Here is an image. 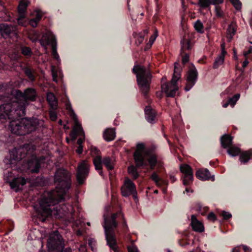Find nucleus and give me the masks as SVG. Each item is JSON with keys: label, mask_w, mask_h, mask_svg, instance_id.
<instances>
[{"label": "nucleus", "mask_w": 252, "mask_h": 252, "mask_svg": "<svg viewBox=\"0 0 252 252\" xmlns=\"http://www.w3.org/2000/svg\"><path fill=\"white\" fill-rule=\"evenodd\" d=\"M170 179L171 180L172 183H174L176 180V178H175V176L172 174L170 175Z\"/></svg>", "instance_id": "052dcab7"}, {"label": "nucleus", "mask_w": 252, "mask_h": 252, "mask_svg": "<svg viewBox=\"0 0 252 252\" xmlns=\"http://www.w3.org/2000/svg\"><path fill=\"white\" fill-rule=\"evenodd\" d=\"M55 189L51 190L47 197L40 201L39 208L36 211L37 219L41 222H45L53 215V210L56 218L63 219L67 215L75 214L70 199L68 190L71 187V179L70 173L63 168L58 169L54 175Z\"/></svg>", "instance_id": "f03ea898"}, {"label": "nucleus", "mask_w": 252, "mask_h": 252, "mask_svg": "<svg viewBox=\"0 0 252 252\" xmlns=\"http://www.w3.org/2000/svg\"><path fill=\"white\" fill-rule=\"evenodd\" d=\"M93 162L95 170L101 177L103 178H104L102 166V165H104L109 172L110 178H111L112 176L111 171L114 168L115 162L110 157H105L102 158V157H97L93 159Z\"/></svg>", "instance_id": "6e6552de"}, {"label": "nucleus", "mask_w": 252, "mask_h": 252, "mask_svg": "<svg viewBox=\"0 0 252 252\" xmlns=\"http://www.w3.org/2000/svg\"><path fill=\"white\" fill-rule=\"evenodd\" d=\"M83 151V148L82 146H78L77 148L76 149V152L78 155H81L82 154Z\"/></svg>", "instance_id": "4d7b16f0"}, {"label": "nucleus", "mask_w": 252, "mask_h": 252, "mask_svg": "<svg viewBox=\"0 0 252 252\" xmlns=\"http://www.w3.org/2000/svg\"><path fill=\"white\" fill-rule=\"evenodd\" d=\"M132 72L136 76L138 87L145 98H148L152 75L150 69H147L141 64H136Z\"/></svg>", "instance_id": "39448f33"}, {"label": "nucleus", "mask_w": 252, "mask_h": 252, "mask_svg": "<svg viewBox=\"0 0 252 252\" xmlns=\"http://www.w3.org/2000/svg\"><path fill=\"white\" fill-rule=\"evenodd\" d=\"M3 7V3L1 0H0V10H2Z\"/></svg>", "instance_id": "69168bd1"}, {"label": "nucleus", "mask_w": 252, "mask_h": 252, "mask_svg": "<svg viewBox=\"0 0 252 252\" xmlns=\"http://www.w3.org/2000/svg\"><path fill=\"white\" fill-rule=\"evenodd\" d=\"M240 96V94H235L233 97H229L227 101L229 102L230 105L232 107H234L237 101L239 99Z\"/></svg>", "instance_id": "ea45409f"}, {"label": "nucleus", "mask_w": 252, "mask_h": 252, "mask_svg": "<svg viewBox=\"0 0 252 252\" xmlns=\"http://www.w3.org/2000/svg\"><path fill=\"white\" fill-rule=\"evenodd\" d=\"M202 205L199 202L196 203L194 206L195 210L200 213L202 211Z\"/></svg>", "instance_id": "8fccbe9b"}, {"label": "nucleus", "mask_w": 252, "mask_h": 252, "mask_svg": "<svg viewBox=\"0 0 252 252\" xmlns=\"http://www.w3.org/2000/svg\"><path fill=\"white\" fill-rule=\"evenodd\" d=\"M224 0H211V4L216 6L223 2Z\"/></svg>", "instance_id": "864d4df0"}, {"label": "nucleus", "mask_w": 252, "mask_h": 252, "mask_svg": "<svg viewBox=\"0 0 252 252\" xmlns=\"http://www.w3.org/2000/svg\"><path fill=\"white\" fill-rule=\"evenodd\" d=\"M208 219L214 221L217 219L216 216L214 213L211 212L208 215Z\"/></svg>", "instance_id": "3c124183"}, {"label": "nucleus", "mask_w": 252, "mask_h": 252, "mask_svg": "<svg viewBox=\"0 0 252 252\" xmlns=\"http://www.w3.org/2000/svg\"><path fill=\"white\" fill-rule=\"evenodd\" d=\"M21 50L22 54L26 58H29L32 55V49L29 47L22 46Z\"/></svg>", "instance_id": "f704fd0d"}, {"label": "nucleus", "mask_w": 252, "mask_h": 252, "mask_svg": "<svg viewBox=\"0 0 252 252\" xmlns=\"http://www.w3.org/2000/svg\"><path fill=\"white\" fill-rule=\"evenodd\" d=\"M195 175L196 178L201 180H209L211 179V173L206 168L198 170Z\"/></svg>", "instance_id": "393cba45"}, {"label": "nucleus", "mask_w": 252, "mask_h": 252, "mask_svg": "<svg viewBox=\"0 0 252 252\" xmlns=\"http://www.w3.org/2000/svg\"><path fill=\"white\" fill-rule=\"evenodd\" d=\"M90 150L92 156L93 158V159L94 158H95L97 157H101V152L97 147L91 146Z\"/></svg>", "instance_id": "58836bf2"}, {"label": "nucleus", "mask_w": 252, "mask_h": 252, "mask_svg": "<svg viewBox=\"0 0 252 252\" xmlns=\"http://www.w3.org/2000/svg\"><path fill=\"white\" fill-rule=\"evenodd\" d=\"M158 36V31L157 30H156L155 31L154 33L150 38L149 42L151 43V45L155 41V40H156V39Z\"/></svg>", "instance_id": "09e8293b"}, {"label": "nucleus", "mask_w": 252, "mask_h": 252, "mask_svg": "<svg viewBox=\"0 0 252 252\" xmlns=\"http://www.w3.org/2000/svg\"><path fill=\"white\" fill-rule=\"evenodd\" d=\"M248 64H236L235 68L237 72V73H239L238 77H241L244 73L245 68L248 66Z\"/></svg>", "instance_id": "4c0bfd02"}, {"label": "nucleus", "mask_w": 252, "mask_h": 252, "mask_svg": "<svg viewBox=\"0 0 252 252\" xmlns=\"http://www.w3.org/2000/svg\"><path fill=\"white\" fill-rule=\"evenodd\" d=\"M25 73L30 81L33 82L35 80L36 73L33 70L29 67H26Z\"/></svg>", "instance_id": "2f4dec72"}, {"label": "nucleus", "mask_w": 252, "mask_h": 252, "mask_svg": "<svg viewBox=\"0 0 252 252\" xmlns=\"http://www.w3.org/2000/svg\"><path fill=\"white\" fill-rule=\"evenodd\" d=\"M221 53L217 57L215 60V61L214 63H223L224 57L225 55L227 54V52L225 49V43H223L221 44Z\"/></svg>", "instance_id": "c756f323"}, {"label": "nucleus", "mask_w": 252, "mask_h": 252, "mask_svg": "<svg viewBox=\"0 0 252 252\" xmlns=\"http://www.w3.org/2000/svg\"><path fill=\"white\" fill-rule=\"evenodd\" d=\"M104 221L103 227L104 229L105 238L107 245L114 252H118L116 233L117 230L118 221L122 220L124 228L127 227L126 222L124 219V214L121 211L113 213L110 217L103 215Z\"/></svg>", "instance_id": "7ed1b4c3"}, {"label": "nucleus", "mask_w": 252, "mask_h": 252, "mask_svg": "<svg viewBox=\"0 0 252 252\" xmlns=\"http://www.w3.org/2000/svg\"><path fill=\"white\" fill-rule=\"evenodd\" d=\"M84 142V139L82 138H79L77 140V143L78 144L79 146H82V144Z\"/></svg>", "instance_id": "bf43d9fd"}, {"label": "nucleus", "mask_w": 252, "mask_h": 252, "mask_svg": "<svg viewBox=\"0 0 252 252\" xmlns=\"http://www.w3.org/2000/svg\"><path fill=\"white\" fill-rule=\"evenodd\" d=\"M13 175L12 172L9 170L5 171L4 172V177L7 178L6 182L9 183V186L12 189H14L16 192H18L22 189V187L26 184L27 181L25 178L20 177L14 178L10 181V179H8V177L12 178Z\"/></svg>", "instance_id": "9b49d317"}, {"label": "nucleus", "mask_w": 252, "mask_h": 252, "mask_svg": "<svg viewBox=\"0 0 252 252\" xmlns=\"http://www.w3.org/2000/svg\"><path fill=\"white\" fill-rule=\"evenodd\" d=\"M0 33L4 38H11L13 40L17 39L18 36L16 26L7 23L0 24Z\"/></svg>", "instance_id": "1a4fd4ad"}, {"label": "nucleus", "mask_w": 252, "mask_h": 252, "mask_svg": "<svg viewBox=\"0 0 252 252\" xmlns=\"http://www.w3.org/2000/svg\"><path fill=\"white\" fill-rule=\"evenodd\" d=\"M202 209H203L204 210V212H201L200 213L202 215H204L208 211L209 208V207H204L203 208H202Z\"/></svg>", "instance_id": "13d9d810"}, {"label": "nucleus", "mask_w": 252, "mask_h": 252, "mask_svg": "<svg viewBox=\"0 0 252 252\" xmlns=\"http://www.w3.org/2000/svg\"><path fill=\"white\" fill-rule=\"evenodd\" d=\"M151 179L154 181L158 187H163V192L165 193L168 186V181L167 180L160 178L156 172H154L150 177Z\"/></svg>", "instance_id": "6ab92c4d"}, {"label": "nucleus", "mask_w": 252, "mask_h": 252, "mask_svg": "<svg viewBox=\"0 0 252 252\" xmlns=\"http://www.w3.org/2000/svg\"><path fill=\"white\" fill-rule=\"evenodd\" d=\"M136 166H137L136 165ZM137 167H135L133 165L130 166L128 167V172L129 174L132 176L134 180L137 179L139 176Z\"/></svg>", "instance_id": "473e14b6"}, {"label": "nucleus", "mask_w": 252, "mask_h": 252, "mask_svg": "<svg viewBox=\"0 0 252 252\" xmlns=\"http://www.w3.org/2000/svg\"><path fill=\"white\" fill-rule=\"evenodd\" d=\"M243 250H244V252H249L250 249L249 247H248L247 246H244Z\"/></svg>", "instance_id": "e2e57ef3"}, {"label": "nucleus", "mask_w": 252, "mask_h": 252, "mask_svg": "<svg viewBox=\"0 0 252 252\" xmlns=\"http://www.w3.org/2000/svg\"><path fill=\"white\" fill-rule=\"evenodd\" d=\"M189 242L185 239H181L179 241V244L182 247H185L189 245Z\"/></svg>", "instance_id": "603ef678"}, {"label": "nucleus", "mask_w": 252, "mask_h": 252, "mask_svg": "<svg viewBox=\"0 0 252 252\" xmlns=\"http://www.w3.org/2000/svg\"><path fill=\"white\" fill-rule=\"evenodd\" d=\"M144 111L147 121L150 123H155L156 117L155 111L150 106H147L145 108Z\"/></svg>", "instance_id": "412c9836"}, {"label": "nucleus", "mask_w": 252, "mask_h": 252, "mask_svg": "<svg viewBox=\"0 0 252 252\" xmlns=\"http://www.w3.org/2000/svg\"><path fill=\"white\" fill-rule=\"evenodd\" d=\"M232 252H240V248L236 247L232 250Z\"/></svg>", "instance_id": "0e129e2a"}, {"label": "nucleus", "mask_w": 252, "mask_h": 252, "mask_svg": "<svg viewBox=\"0 0 252 252\" xmlns=\"http://www.w3.org/2000/svg\"><path fill=\"white\" fill-rule=\"evenodd\" d=\"M147 161L150 166L151 170H154L158 163L157 156L151 152H148L147 154Z\"/></svg>", "instance_id": "4be33fe9"}, {"label": "nucleus", "mask_w": 252, "mask_h": 252, "mask_svg": "<svg viewBox=\"0 0 252 252\" xmlns=\"http://www.w3.org/2000/svg\"><path fill=\"white\" fill-rule=\"evenodd\" d=\"M235 90L234 86H230L223 92L221 94L222 96L224 94H231Z\"/></svg>", "instance_id": "79ce46f5"}, {"label": "nucleus", "mask_w": 252, "mask_h": 252, "mask_svg": "<svg viewBox=\"0 0 252 252\" xmlns=\"http://www.w3.org/2000/svg\"><path fill=\"white\" fill-rule=\"evenodd\" d=\"M30 39L33 42H38L41 46L47 49V46L50 45L52 48V56L58 63H60L61 60L57 52V42L55 35L51 32H47L43 34L40 38V34L37 31H33L29 34Z\"/></svg>", "instance_id": "20e7f679"}, {"label": "nucleus", "mask_w": 252, "mask_h": 252, "mask_svg": "<svg viewBox=\"0 0 252 252\" xmlns=\"http://www.w3.org/2000/svg\"><path fill=\"white\" fill-rule=\"evenodd\" d=\"M48 252H72L70 247L65 248L64 242L58 231L49 235L47 241Z\"/></svg>", "instance_id": "423d86ee"}, {"label": "nucleus", "mask_w": 252, "mask_h": 252, "mask_svg": "<svg viewBox=\"0 0 252 252\" xmlns=\"http://www.w3.org/2000/svg\"><path fill=\"white\" fill-rule=\"evenodd\" d=\"M121 192L123 196L127 197L130 194L133 195L134 199H137V191L134 183L129 178H126L124 185L121 188Z\"/></svg>", "instance_id": "4468645a"}, {"label": "nucleus", "mask_w": 252, "mask_h": 252, "mask_svg": "<svg viewBox=\"0 0 252 252\" xmlns=\"http://www.w3.org/2000/svg\"><path fill=\"white\" fill-rule=\"evenodd\" d=\"M103 138L107 141L113 140L116 136L114 128H107L103 133Z\"/></svg>", "instance_id": "cd10ccee"}, {"label": "nucleus", "mask_w": 252, "mask_h": 252, "mask_svg": "<svg viewBox=\"0 0 252 252\" xmlns=\"http://www.w3.org/2000/svg\"><path fill=\"white\" fill-rule=\"evenodd\" d=\"M13 95L14 100L10 96L0 95V124L6 126L5 123L8 121V128L11 133L19 136L16 138L19 147H15L10 153V164L31 157L28 162L29 168L32 173H37L41 163L46 159L45 156L38 157L34 154L36 149L35 143L40 138L38 131L43 122L34 117L20 118L26 115V107L30 102L36 100V91L28 88L24 92L16 90Z\"/></svg>", "instance_id": "f257e3e1"}, {"label": "nucleus", "mask_w": 252, "mask_h": 252, "mask_svg": "<svg viewBox=\"0 0 252 252\" xmlns=\"http://www.w3.org/2000/svg\"><path fill=\"white\" fill-rule=\"evenodd\" d=\"M216 14L218 17H222L223 14L221 8L220 6L216 5L215 6Z\"/></svg>", "instance_id": "a18cd8bd"}, {"label": "nucleus", "mask_w": 252, "mask_h": 252, "mask_svg": "<svg viewBox=\"0 0 252 252\" xmlns=\"http://www.w3.org/2000/svg\"><path fill=\"white\" fill-rule=\"evenodd\" d=\"M220 215L223 217V218L224 220H228L232 217V215L230 213H228L225 211H222Z\"/></svg>", "instance_id": "de8ad7c7"}, {"label": "nucleus", "mask_w": 252, "mask_h": 252, "mask_svg": "<svg viewBox=\"0 0 252 252\" xmlns=\"http://www.w3.org/2000/svg\"><path fill=\"white\" fill-rule=\"evenodd\" d=\"M180 171L184 174L183 183L184 185L188 186L192 183L193 180V171L191 167L188 164L181 165Z\"/></svg>", "instance_id": "f3484780"}, {"label": "nucleus", "mask_w": 252, "mask_h": 252, "mask_svg": "<svg viewBox=\"0 0 252 252\" xmlns=\"http://www.w3.org/2000/svg\"><path fill=\"white\" fill-rule=\"evenodd\" d=\"M89 173V166L85 161L80 163L77 169L76 179L80 185H83L87 178Z\"/></svg>", "instance_id": "2eb2a0df"}, {"label": "nucleus", "mask_w": 252, "mask_h": 252, "mask_svg": "<svg viewBox=\"0 0 252 252\" xmlns=\"http://www.w3.org/2000/svg\"><path fill=\"white\" fill-rule=\"evenodd\" d=\"M8 64H0V68H3V69H5L8 67Z\"/></svg>", "instance_id": "680f3d73"}, {"label": "nucleus", "mask_w": 252, "mask_h": 252, "mask_svg": "<svg viewBox=\"0 0 252 252\" xmlns=\"http://www.w3.org/2000/svg\"><path fill=\"white\" fill-rule=\"evenodd\" d=\"M211 4V0H199L198 2V5L203 9L210 8Z\"/></svg>", "instance_id": "e433bc0d"}, {"label": "nucleus", "mask_w": 252, "mask_h": 252, "mask_svg": "<svg viewBox=\"0 0 252 252\" xmlns=\"http://www.w3.org/2000/svg\"><path fill=\"white\" fill-rule=\"evenodd\" d=\"M174 70L170 82L164 83L161 85V89L167 96L173 97L175 96L176 91L178 88L177 85V81L181 76L182 67L180 64H174Z\"/></svg>", "instance_id": "0eeeda50"}, {"label": "nucleus", "mask_w": 252, "mask_h": 252, "mask_svg": "<svg viewBox=\"0 0 252 252\" xmlns=\"http://www.w3.org/2000/svg\"><path fill=\"white\" fill-rule=\"evenodd\" d=\"M144 35L141 33H139V34L137 37V40L140 44L143 42V41L144 40Z\"/></svg>", "instance_id": "6e6d98bb"}, {"label": "nucleus", "mask_w": 252, "mask_h": 252, "mask_svg": "<svg viewBox=\"0 0 252 252\" xmlns=\"http://www.w3.org/2000/svg\"><path fill=\"white\" fill-rule=\"evenodd\" d=\"M181 48L180 55L182 63H187L189 61V56L193 50V43L190 40L183 38L181 41Z\"/></svg>", "instance_id": "9d476101"}, {"label": "nucleus", "mask_w": 252, "mask_h": 252, "mask_svg": "<svg viewBox=\"0 0 252 252\" xmlns=\"http://www.w3.org/2000/svg\"><path fill=\"white\" fill-rule=\"evenodd\" d=\"M57 110V109H52L50 108L49 115L51 120L53 121H55L57 119V114L56 112Z\"/></svg>", "instance_id": "37998d69"}, {"label": "nucleus", "mask_w": 252, "mask_h": 252, "mask_svg": "<svg viewBox=\"0 0 252 252\" xmlns=\"http://www.w3.org/2000/svg\"><path fill=\"white\" fill-rule=\"evenodd\" d=\"M194 28L197 32L200 33H203L204 26L200 20H197L194 24Z\"/></svg>", "instance_id": "72a5a7b5"}, {"label": "nucleus", "mask_w": 252, "mask_h": 252, "mask_svg": "<svg viewBox=\"0 0 252 252\" xmlns=\"http://www.w3.org/2000/svg\"><path fill=\"white\" fill-rule=\"evenodd\" d=\"M234 7L237 10H239L241 8L242 3L239 0H230Z\"/></svg>", "instance_id": "c03bdc74"}, {"label": "nucleus", "mask_w": 252, "mask_h": 252, "mask_svg": "<svg viewBox=\"0 0 252 252\" xmlns=\"http://www.w3.org/2000/svg\"><path fill=\"white\" fill-rule=\"evenodd\" d=\"M66 108L70 112L71 116L75 120L76 124V127L74 128L73 131L71 132V135H72V132L74 133V139H75L77 134H80V135H84V132L83 128L79 124H78L77 116L75 114L69 101L66 102Z\"/></svg>", "instance_id": "a211bd4d"}, {"label": "nucleus", "mask_w": 252, "mask_h": 252, "mask_svg": "<svg viewBox=\"0 0 252 252\" xmlns=\"http://www.w3.org/2000/svg\"><path fill=\"white\" fill-rule=\"evenodd\" d=\"M237 28L236 24L233 22L228 25L226 31V38L228 42H230L231 41L233 36L236 33Z\"/></svg>", "instance_id": "5701e85b"}, {"label": "nucleus", "mask_w": 252, "mask_h": 252, "mask_svg": "<svg viewBox=\"0 0 252 252\" xmlns=\"http://www.w3.org/2000/svg\"><path fill=\"white\" fill-rule=\"evenodd\" d=\"M29 2L24 0H21L18 6V11L20 13H24L29 5Z\"/></svg>", "instance_id": "c9c22d12"}, {"label": "nucleus", "mask_w": 252, "mask_h": 252, "mask_svg": "<svg viewBox=\"0 0 252 252\" xmlns=\"http://www.w3.org/2000/svg\"><path fill=\"white\" fill-rule=\"evenodd\" d=\"M191 225L192 229L195 231L202 232L204 231V226L203 224L198 220L194 215L191 217Z\"/></svg>", "instance_id": "a878e982"}, {"label": "nucleus", "mask_w": 252, "mask_h": 252, "mask_svg": "<svg viewBox=\"0 0 252 252\" xmlns=\"http://www.w3.org/2000/svg\"><path fill=\"white\" fill-rule=\"evenodd\" d=\"M0 225L2 226V229L6 231L5 235H8L14 229V222L13 221L8 220L5 221L3 223L1 221Z\"/></svg>", "instance_id": "bb28decb"}, {"label": "nucleus", "mask_w": 252, "mask_h": 252, "mask_svg": "<svg viewBox=\"0 0 252 252\" xmlns=\"http://www.w3.org/2000/svg\"><path fill=\"white\" fill-rule=\"evenodd\" d=\"M9 85L5 83H0V92H6L9 88Z\"/></svg>", "instance_id": "49530a36"}, {"label": "nucleus", "mask_w": 252, "mask_h": 252, "mask_svg": "<svg viewBox=\"0 0 252 252\" xmlns=\"http://www.w3.org/2000/svg\"><path fill=\"white\" fill-rule=\"evenodd\" d=\"M251 159H252V149L244 152L240 154V160L243 163H247Z\"/></svg>", "instance_id": "c85d7f7f"}, {"label": "nucleus", "mask_w": 252, "mask_h": 252, "mask_svg": "<svg viewBox=\"0 0 252 252\" xmlns=\"http://www.w3.org/2000/svg\"><path fill=\"white\" fill-rule=\"evenodd\" d=\"M198 76V71L194 64H191L187 72V83L185 87V90L186 92L189 91L195 84L197 80Z\"/></svg>", "instance_id": "ddd939ff"}, {"label": "nucleus", "mask_w": 252, "mask_h": 252, "mask_svg": "<svg viewBox=\"0 0 252 252\" xmlns=\"http://www.w3.org/2000/svg\"><path fill=\"white\" fill-rule=\"evenodd\" d=\"M233 52H234V55H233V58L235 60H237L238 59H237V55H236V52H235V50H234L233 51Z\"/></svg>", "instance_id": "774afa93"}, {"label": "nucleus", "mask_w": 252, "mask_h": 252, "mask_svg": "<svg viewBox=\"0 0 252 252\" xmlns=\"http://www.w3.org/2000/svg\"><path fill=\"white\" fill-rule=\"evenodd\" d=\"M51 71L53 80L54 82L58 83L59 81H62L63 76L61 69L59 66L52 65Z\"/></svg>", "instance_id": "aec40b11"}, {"label": "nucleus", "mask_w": 252, "mask_h": 252, "mask_svg": "<svg viewBox=\"0 0 252 252\" xmlns=\"http://www.w3.org/2000/svg\"><path fill=\"white\" fill-rule=\"evenodd\" d=\"M42 17V15L40 11H38L36 12L35 18H33L30 20L29 23L30 25L33 28H35L39 21L41 20Z\"/></svg>", "instance_id": "7c9ffc66"}, {"label": "nucleus", "mask_w": 252, "mask_h": 252, "mask_svg": "<svg viewBox=\"0 0 252 252\" xmlns=\"http://www.w3.org/2000/svg\"><path fill=\"white\" fill-rule=\"evenodd\" d=\"M46 99L51 109H57L58 108V99L53 93H48L47 94Z\"/></svg>", "instance_id": "b1692460"}, {"label": "nucleus", "mask_w": 252, "mask_h": 252, "mask_svg": "<svg viewBox=\"0 0 252 252\" xmlns=\"http://www.w3.org/2000/svg\"><path fill=\"white\" fill-rule=\"evenodd\" d=\"M136 150L133 154V157L135 164L139 168L144 166H147L148 164L145 161V158L144 157L142 152L145 149L144 144L142 143H138L136 145Z\"/></svg>", "instance_id": "dca6fc26"}, {"label": "nucleus", "mask_w": 252, "mask_h": 252, "mask_svg": "<svg viewBox=\"0 0 252 252\" xmlns=\"http://www.w3.org/2000/svg\"><path fill=\"white\" fill-rule=\"evenodd\" d=\"M128 252H138L137 248L135 247H128Z\"/></svg>", "instance_id": "5fc2aeb1"}, {"label": "nucleus", "mask_w": 252, "mask_h": 252, "mask_svg": "<svg viewBox=\"0 0 252 252\" xmlns=\"http://www.w3.org/2000/svg\"><path fill=\"white\" fill-rule=\"evenodd\" d=\"M229 104L228 101H227L226 102L224 103L222 105L223 107L226 108Z\"/></svg>", "instance_id": "338daca9"}, {"label": "nucleus", "mask_w": 252, "mask_h": 252, "mask_svg": "<svg viewBox=\"0 0 252 252\" xmlns=\"http://www.w3.org/2000/svg\"><path fill=\"white\" fill-rule=\"evenodd\" d=\"M233 138L230 135L224 134L220 138V144L223 148H228L227 149L228 154L234 157L240 153V149L232 146L233 144Z\"/></svg>", "instance_id": "f8f14e48"}, {"label": "nucleus", "mask_w": 252, "mask_h": 252, "mask_svg": "<svg viewBox=\"0 0 252 252\" xmlns=\"http://www.w3.org/2000/svg\"><path fill=\"white\" fill-rule=\"evenodd\" d=\"M252 52V47L250 46L247 51H245L243 52V57L245 58V60L242 63H249L248 59L249 58V55Z\"/></svg>", "instance_id": "a19ab883"}]
</instances>
